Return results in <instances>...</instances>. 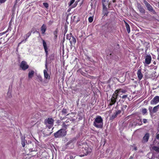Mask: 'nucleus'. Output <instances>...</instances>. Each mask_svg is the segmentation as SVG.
I'll return each mask as SVG.
<instances>
[{"label":"nucleus","instance_id":"obj_38","mask_svg":"<svg viewBox=\"0 0 159 159\" xmlns=\"http://www.w3.org/2000/svg\"><path fill=\"white\" fill-rule=\"evenodd\" d=\"M121 111L118 110L115 113L117 115H118L120 114L121 113Z\"/></svg>","mask_w":159,"mask_h":159},{"label":"nucleus","instance_id":"obj_47","mask_svg":"<svg viewBox=\"0 0 159 159\" xmlns=\"http://www.w3.org/2000/svg\"><path fill=\"white\" fill-rule=\"evenodd\" d=\"M134 149L135 150H137V148L136 147H135L134 148Z\"/></svg>","mask_w":159,"mask_h":159},{"label":"nucleus","instance_id":"obj_50","mask_svg":"<svg viewBox=\"0 0 159 159\" xmlns=\"http://www.w3.org/2000/svg\"><path fill=\"white\" fill-rule=\"evenodd\" d=\"M141 124H140V123L139 125H141Z\"/></svg>","mask_w":159,"mask_h":159},{"label":"nucleus","instance_id":"obj_29","mask_svg":"<svg viewBox=\"0 0 159 159\" xmlns=\"http://www.w3.org/2000/svg\"><path fill=\"white\" fill-rule=\"evenodd\" d=\"M43 4L44 6L46 7V8H48V4L47 2H43Z\"/></svg>","mask_w":159,"mask_h":159},{"label":"nucleus","instance_id":"obj_43","mask_svg":"<svg viewBox=\"0 0 159 159\" xmlns=\"http://www.w3.org/2000/svg\"><path fill=\"white\" fill-rule=\"evenodd\" d=\"M143 77L142 73L140 72V80Z\"/></svg>","mask_w":159,"mask_h":159},{"label":"nucleus","instance_id":"obj_15","mask_svg":"<svg viewBox=\"0 0 159 159\" xmlns=\"http://www.w3.org/2000/svg\"><path fill=\"white\" fill-rule=\"evenodd\" d=\"M75 1V0H71L68 3L69 6L70 7L72 8H74L76 6V4H74L73 5H72V4L74 3Z\"/></svg>","mask_w":159,"mask_h":159},{"label":"nucleus","instance_id":"obj_36","mask_svg":"<svg viewBox=\"0 0 159 159\" xmlns=\"http://www.w3.org/2000/svg\"><path fill=\"white\" fill-rule=\"evenodd\" d=\"M142 121L143 122V123H144V124L148 122L147 121V120L146 119H143Z\"/></svg>","mask_w":159,"mask_h":159},{"label":"nucleus","instance_id":"obj_2","mask_svg":"<svg viewBox=\"0 0 159 159\" xmlns=\"http://www.w3.org/2000/svg\"><path fill=\"white\" fill-rule=\"evenodd\" d=\"M66 134V131L64 129H61L54 134L55 138H60L64 136Z\"/></svg>","mask_w":159,"mask_h":159},{"label":"nucleus","instance_id":"obj_17","mask_svg":"<svg viewBox=\"0 0 159 159\" xmlns=\"http://www.w3.org/2000/svg\"><path fill=\"white\" fill-rule=\"evenodd\" d=\"M46 29V26L44 25L43 24L41 27V31L43 34H44Z\"/></svg>","mask_w":159,"mask_h":159},{"label":"nucleus","instance_id":"obj_25","mask_svg":"<svg viewBox=\"0 0 159 159\" xmlns=\"http://www.w3.org/2000/svg\"><path fill=\"white\" fill-rule=\"evenodd\" d=\"M37 79L39 81L42 82L43 80L41 76L40 75L37 76Z\"/></svg>","mask_w":159,"mask_h":159},{"label":"nucleus","instance_id":"obj_49","mask_svg":"<svg viewBox=\"0 0 159 159\" xmlns=\"http://www.w3.org/2000/svg\"><path fill=\"white\" fill-rule=\"evenodd\" d=\"M51 126H50V127H49H49H48V128H49V129H50L51 128Z\"/></svg>","mask_w":159,"mask_h":159},{"label":"nucleus","instance_id":"obj_30","mask_svg":"<svg viewBox=\"0 0 159 159\" xmlns=\"http://www.w3.org/2000/svg\"><path fill=\"white\" fill-rule=\"evenodd\" d=\"M148 109L149 110L150 114H153V113H152V107L151 106L149 107H148Z\"/></svg>","mask_w":159,"mask_h":159},{"label":"nucleus","instance_id":"obj_51","mask_svg":"<svg viewBox=\"0 0 159 159\" xmlns=\"http://www.w3.org/2000/svg\"><path fill=\"white\" fill-rule=\"evenodd\" d=\"M140 121H141V120H139V121L140 122Z\"/></svg>","mask_w":159,"mask_h":159},{"label":"nucleus","instance_id":"obj_28","mask_svg":"<svg viewBox=\"0 0 159 159\" xmlns=\"http://www.w3.org/2000/svg\"><path fill=\"white\" fill-rule=\"evenodd\" d=\"M117 116V115L116 114L114 113L113 114L111 117V119H113L115 118Z\"/></svg>","mask_w":159,"mask_h":159},{"label":"nucleus","instance_id":"obj_27","mask_svg":"<svg viewBox=\"0 0 159 159\" xmlns=\"http://www.w3.org/2000/svg\"><path fill=\"white\" fill-rule=\"evenodd\" d=\"M142 113L143 115H144L147 112V110L146 108L143 109L142 110Z\"/></svg>","mask_w":159,"mask_h":159},{"label":"nucleus","instance_id":"obj_3","mask_svg":"<svg viewBox=\"0 0 159 159\" xmlns=\"http://www.w3.org/2000/svg\"><path fill=\"white\" fill-rule=\"evenodd\" d=\"M85 146L84 148L82 149V151L84 153L83 155H81L80 156L82 157L87 155L89 153H90L92 152V149L91 148H89L87 145H85Z\"/></svg>","mask_w":159,"mask_h":159},{"label":"nucleus","instance_id":"obj_11","mask_svg":"<svg viewBox=\"0 0 159 159\" xmlns=\"http://www.w3.org/2000/svg\"><path fill=\"white\" fill-rule=\"evenodd\" d=\"M159 102V96H155L151 101L150 104L152 105H155Z\"/></svg>","mask_w":159,"mask_h":159},{"label":"nucleus","instance_id":"obj_7","mask_svg":"<svg viewBox=\"0 0 159 159\" xmlns=\"http://www.w3.org/2000/svg\"><path fill=\"white\" fill-rule=\"evenodd\" d=\"M54 120L52 118H49L48 119H46L44 121L45 124L48 126V125H50L51 126H52L53 124Z\"/></svg>","mask_w":159,"mask_h":159},{"label":"nucleus","instance_id":"obj_18","mask_svg":"<svg viewBox=\"0 0 159 159\" xmlns=\"http://www.w3.org/2000/svg\"><path fill=\"white\" fill-rule=\"evenodd\" d=\"M125 23V25L127 31L128 33H129L130 32V27L129 24L125 21H124Z\"/></svg>","mask_w":159,"mask_h":159},{"label":"nucleus","instance_id":"obj_52","mask_svg":"<svg viewBox=\"0 0 159 159\" xmlns=\"http://www.w3.org/2000/svg\"><path fill=\"white\" fill-rule=\"evenodd\" d=\"M140 121H141V120H139V121L140 122Z\"/></svg>","mask_w":159,"mask_h":159},{"label":"nucleus","instance_id":"obj_16","mask_svg":"<svg viewBox=\"0 0 159 159\" xmlns=\"http://www.w3.org/2000/svg\"><path fill=\"white\" fill-rule=\"evenodd\" d=\"M69 40L71 44H72V43L75 44L76 42V39L73 36H72L70 38V39Z\"/></svg>","mask_w":159,"mask_h":159},{"label":"nucleus","instance_id":"obj_21","mask_svg":"<svg viewBox=\"0 0 159 159\" xmlns=\"http://www.w3.org/2000/svg\"><path fill=\"white\" fill-rule=\"evenodd\" d=\"M152 149L155 151L159 152V147L153 146L152 148Z\"/></svg>","mask_w":159,"mask_h":159},{"label":"nucleus","instance_id":"obj_41","mask_svg":"<svg viewBox=\"0 0 159 159\" xmlns=\"http://www.w3.org/2000/svg\"><path fill=\"white\" fill-rule=\"evenodd\" d=\"M140 11L142 12L143 13L144 12V9L142 8H140Z\"/></svg>","mask_w":159,"mask_h":159},{"label":"nucleus","instance_id":"obj_46","mask_svg":"<svg viewBox=\"0 0 159 159\" xmlns=\"http://www.w3.org/2000/svg\"><path fill=\"white\" fill-rule=\"evenodd\" d=\"M113 2H116V0H112Z\"/></svg>","mask_w":159,"mask_h":159},{"label":"nucleus","instance_id":"obj_23","mask_svg":"<svg viewBox=\"0 0 159 159\" xmlns=\"http://www.w3.org/2000/svg\"><path fill=\"white\" fill-rule=\"evenodd\" d=\"M58 33V30L56 29L53 32V34L54 35V38L56 39L57 37V34Z\"/></svg>","mask_w":159,"mask_h":159},{"label":"nucleus","instance_id":"obj_33","mask_svg":"<svg viewBox=\"0 0 159 159\" xmlns=\"http://www.w3.org/2000/svg\"><path fill=\"white\" fill-rule=\"evenodd\" d=\"M89 21V22L91 23L93 21V18L92 17H90L88 19Z\"/></svg>","mask_w":159,"mask_h":159},{"label":"nucleus","instance_id":"obj_34","mask_svg":"<svg viewBox=\"0 0 159 159\" xmlns=\"http://www.w3.org/2000/svg\"><path fill=\"white\" fill-rule=\"evenodd\" d=\"M62 112L63 114L65 115L66 113V109H63L62 111Z\"/></svg>","mask_w":159,"mask_h":159},{"label":"nucleus","instance_id":"obj_4","mask_svg":"<svg viewBox=\"0 0 159 159\" xmlns=\"http://www.w3.org/2000/svg\"><path fill=\"white\" fill-rule=\"evenodd\" d=\"M145 60L143 61L145 66H146L150 64L152 60V57L150 55H146L145 57Z\"/></svg>","mask_w":159,"mask_h":159},{"label":"nucleus","instance_id":"obj_20","mask_svg":"<svg viewBox=\"0 0 159 159\" xmlns=\"http://www.w3.org/2000/svg\"><path fill=\"white\" fill-rule=\"evenodd\" d=\"M34 74V71L33 70L30 71L28 73V77L29 78H31Z\"/></svg>","mask_w":159,"mask_h":159},{"label":"nucleus","instance_id":"obj_14","mask_svg":"<svg viewBox=\"0 0 159 159\" xmlns=\"http://www.w3.org/2000/svg\"><path fill=\"white\" fill-rule=\"evenodd\" d=\"M31 33H32V31H29L28 33H27L26 34H25L24 36V38H25V40L22 41L21 43H22V42H23L24 41H25V42L27 40V39L31 35Z\"/></svg>","mask_w":159,"mask_h":159},{"label":"nucleus","instance_id":"obj_1","mask_svg":"<svg viewBox=\"0 0 159 159\" xmlns=\"http://www.w3.org/2000/svg\"><path fill=\"white\" fill-rule=\"evenodd\" d=\"M103 124V120L102 117L99 116H97L93 121V126L98 128H102Z\"/></svg>","mask_w":159,"mask_h":159},{"label":"nucleus","instance_id":"obj_13","mask_svg":"<svg viewBox=\"0 0 159 159\" xmlns=\"http://www.w3.org/2000/svg\"><path fill=\"white\" fill-rule=\"evenodd\" d=\"M69 121L67 120L65 122H64L62 125V127L66 130L67 129V127L69 125L70 123H69Z\"/></svg>","mask_w":159,"mask_h":159},{"label":"nucleus","instance_id":"obj_8","mask_svg":"<svg viewBox=\"0 0 159 159\" xmlns=\"http://www.w3.org/2000/svg\"><path fill=\"white\" fill-rule=\"evenodd\" d=\"M45 66L46 67V69L44 70H43L44 77L46 79L49 80L50 79V76L49 75H48L47 71L48 68L47 60L46 61V64Z\"/></svg>","mask_w":159,"mask_h":159},{"label":"nucleus","instance_id":"obj_22","mask_svg":"<svg viewBox=\"0 0 159 159\" xmlns=\"http://www.w3.org/2000/svg\"><path fill=\"white\" fill-rule=\"evenodd\" d=\"M109 0H102V5H108Z\"/></svg>","mask_w":159,"mask_h":159},{"label":"nucleus","instance_id":"obj_26","mask_svg":"<svg viewBox=\"0 0 159 159\" xmlns=\"http://www.w3.org/2000/svg\"><path fill=\"white\" fill-rule=\"evenodd\" d=\"M72 34H67L66 35V39L70 40V38L72 37Z\"/></svg>","mask_w":159,"mask_h":159},{"label":"nucleus","instance_id":"obj_5","mask_svg":"<svg viewBox=\"0 0 159 159\" xmlns=\"http://www.w3.org/2000/svg\"><path fill=\"white\" fill-rule=\"evenodd\" d=\"M117 97V95L116 94V93L114 92L111 98L109 103L110 105L112 106L116 103Z\"/></svg>","mask_w":159,"mask_h":159},{"label":"nucleus","instance_id":"obj_9","mask_svg":"<svg viewBox=\"0 0 159 159\" xmlns=\"http://www.w3.org/2000/svg\"><path fill=\"white\" fill-rule=\"evenodd\" d=\"M29 66L27 62L25 61H22L20 65V67L24 70L27 69L29 68Z\"/></svg>","mask_w":159,"mask_h":159},{"label":"nucleus","instance_id":"obj_32","mask_svg":"<svg viewBox=\"0 0 159 159\" xmlns=\"http://www.w3.org/2000/svg\"><path fill=\"white\" fill-rule=\"evenodd\" d=\"M107 5H102L103 6V10L104 11H107Z\"/></svg>","mask_w":159,"mask_h":159},{"label":"nucleus","instance_id":"obj_48","mask_svg":"<svg viewBox=\"0 0 159 159\" xmlns=\"http://www.w3.org/2000/svg\"><path fill=\"white\" fill-rule=\"evenodd\" d=\"M4 33H2V34H0V36H1L2 34H4Z\"/></svg>","mask_w":159,"mask_h":159},{"label":"nucleus","instance_id":"obj_37","mask_svg":"<svg viewBox=\"0 0 159 159\" xmlns=\"http://www.w3.org/2000/svg\"><path fill=\"white\" fill-rule=\"evenodd\" d=\"M156 139H159V133H157L156 134Z\"/></svg>","mask_w":159,"mask_h":159},{"label":"nucleus","instance_id":"obj_6","mask_svg":"<svg viewBox=\"0 0 159 159\" xmlns=\"http://www.w3.org/2000/svg\"><path fill=\"white\" fill-rule=\"evenodd\" d=\"M144 2L148 10L153 14H155L156 13L155 11L153 10L152 7L146 1L144 0Z\"/></svg>","mask_w":159,"mask_h":159},{"label":"nucleus","instance_id":"obj_39","mask_svg":"<svg viewBox=\"0 0 159 159\" xmlns=\"http://www.w3.org/2000/svg\"><path fill=\"white\" fill-rule=\"evenodd\" d=\"M47 50H48V49H44L45 52H46V57H47L48 55V51Z\"/></svg>","mask_w":159,"mask_h":159},{"label":"nucleus","instance_id":"obj_31","mask_svg":"<svg viewBox=\"0 0 159 159\" xmlns=\"http://www.w3.org/2000/svg\"><path fill=\"white\" fill-rule=\"evenodd\" d=\"M157 143V144H159V142L157 141L156 139H155L154 140L153 142V144L154 145H155L156 143Z\"/></svg>","mask_w":159,"mask_h":159},{"label":"nucleus","instance_id":"obj_10","mask_svg":"<svg viewBox=\"0 0 159 159\" xmlns=\"http://www.w3.org/2000/svg\"><path fill=\"white\" fill-rule=\"evenodd\" d=\"M126 92V91L125 90H124L122 89H119L115 90L114 92H116V94L119 95L120 97H121V95H122L123 93H125Z\"/></svg>","mask_w":159,"mask_h":159},{"label":"nucleus","instance_id":"obj_44","mask_svg":"<svg viewBox=\"0 0 159 159\" xmlns=\"http://www.w3.org/2000/svg\"><path fill=\"white\" fill-rule=\"evenodd\" d=\"M22 145L23 147H24L25 145V142L22 141Z\"/></svg>","mask_w":159,"mask_h":159},{"label":"nucleus","instance_id":"obj_40","mask_svg":"<svg viewBox=\"0 0 159 159\" xmlns=\"http://www.w3.org/2000/svg\"><path fill=\"white\" fill-rule=\"evenodd\" d=\"M7 0H0V3H2L5 2Z\"/></svg>","mask_w":159,"mask_h":159},{"label":"nucleus","instance_id":"obj_19","mask_svg":"<svg viewBox=\"0 0 159 159\" xmlns=\"http://www.w3.org/2000/svg\"><path fill=\"white\" fill-rule=\"evenodd\" d=\"M159 107V105L154 107L152 110V113L153 114L157 112L158 109Z\"/></svg>","mask_w":159,"mask_h":159},{"label":"nucleus","instance_id":"obj_12","mask_svg":"<svg viewBox=\"0 0 159 159\" xmlns=\"http://www.w3.org/2000/svg\"><path fill=\"white\" fill-rule=\"evenodd\" d=\"M149 137V134L148 133L146 134L143 137L142 142L145 143L148 141Z\"/></svg>","mask_w":159,"mask_h":159},{"label":"nucleus","instance_id":"obj_45","mask_svg":"<svg viewBox=\"0 0 159 159\" xmlns=\"http://www.w3.org/2000/svg\"><path fill=\"white\" fill-rule=\"evenodd\" d=\"M138 77L139 78V70H138L137 72Z\"/></svg>","mask_w":159,"mask_h":159},{"label":"nucleus","instance_id":"obj_42","mask_svg":"<svg viewBox=\"0 0 159 159\" xmlns=\"http://www.w3.org/2000/svg\"><path fill=\"white\" fill-rule=\"evenodd\" d=\"M127 107V106L126 105H124L122 107V109L123 110L125 109Z\"/></svg>","mask_w":159,"mask_h":159},{"label":"nucleus","instance_id":"obj_24","mask_svg":"<svg viewBox=\"0 0 159 159\" xmlns=\"http://www.w3.org/2000/svg\"><path fill=\"white\" fill-rule=\"evenodd\" d=\"M43 45L44 49H48V47L46 42L44 40H42Z\"/></svg>","mask_w":159,"mask_h":159},{"label":"nucleus","instance_id":"obj_35","mask_svg":"<svg viewBox=\"0 0 159 159\" xmlns=\"http://www.w3.org/2000/svg\"><path fill=\"white\" fill-rule=\"evenodd\" d=\"M128 95H123L122 97V98L123 99H125L128 97Z\"/></svg>","mask_w":159,"mask_h":159}]
</instances>
